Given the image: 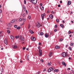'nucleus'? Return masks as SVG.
Here are the masks:
<instances>
[{
	"label": "nucleus",
	"instance_id": "1",
	"mask_svg": "<svg viewBox=\"0 0 74 74\" xmlns=\"http://www.w3.org/2000/svg\"><path fill=\"white\" fill-rule=\"evenodd\" d=\"M30 1H31L32 3L34 4H36L37 2V0H29Z\"/></svg>",
	"mask_w": 74,
	"mask_h": 74
},
{
	"label": "nucleus",
	"instance_id": "33",
	"mask_svg": "<svg viewBox=\"0 0 74 74\" xmlns=\"http://www.w3.org/2000/svg\"><path fill=\"white\" fill-rule=\"evenodd\" d=\"M24 11H26V8L25 6H23Z\"/></svg>",
	"mask_w": 74,
	"mask_h": 74
},
{
	"label": "nucleus",
	"instance_id": "62",
	"mask_svg": "<svg viewBox=\"0 0 74 74\" xmlns=\"http://www.w3.org/2000/svg\"><path fill=\"white\" fill-rule=\"evenodd\" d=\"M68 70H70V68H68Z\"/></svg>",
	"mask_w": 74,
	"mask_h": 74
},
{
	"label": "nucleus",
	"instance_id": "9",
	"mask_svg": "<svg viewBox=\"0 0 74 74\" xmlns=\"http://www.w3.org/2000/svg\"><path fill=\"white\" fill-rule=\"evenodd\" d=\"M16 21V19H13L11 21V22L12 23H14V22H15Z\"/></svg>",
	"mask_w": 74,
	"mask_h": 74
},
{
	"label": "nucleus",
	"instance_id": "39",
	"mask_svg": "<svg viewBox=\"0 0 74 74\" xmlns=\"http://www.w3.org/2000/svg\"><path fill=\"white\" fill-rule=\"evenodd\" d=\"M26 0H24V3L25 4H26Z\"/></svg>",
	"mask_w": 74,
	"mask_h": 74
},
{
	"label": "nucleus",
	"instance_id": "43",
	"mask_svg": "<svg viewBox=\"0 0 74 74\" xmlns=\"http://www.w3.org/2000/svg\"><path fill=\"white\" fill-rule=\"evenodd\" d=\"M40 47L39 46L38 47V49H39V50H41L40 49Z\"/></svg>",
	"mask_w": 74,
	"mask_h": 74
},
{
	"label": "nucleus",
	"instance_id": "26",
	"mask_svg": "<svg viewBox=\"0 0 74 74\" xmlns=\"http://www.w3.org/2000/svg\"><path fill=\"white\" fill-rule=\"evenodd\" d=\"M71 33H73V32H71V31H69L68 32V34H71Z\"/></svg>",
	"mask_w": 74,
	"mask_h": 74
},
{
	"label": "nucleus",
	"instance_id": "21",
	"mask_svg": "<svg viewBox=\"0 0 74 74\" xmlns=\"http://www.w3.org/2000/svg\"><path fill=\"white\" fill-rule=\"evenodd\" d=\"M52 52H51V51H50V53H49V56H50V57H51V55H52Z\"/></svg>",
	"mask_w": 74,
	"mask_h": 74
},
{
	"label": "nucleus",
	"instance_id": "14",
	"mask_svg": "<svg viewBox=\"0 0 74 74\" xmlns=\"http://www.w3.org/2000/svg\"><path fill=\"white\" fill-rule=\"evenodd\" d=\"M60 47L58 46H57L55 47V48L56 49H59L60 48Z\"/></svg>",
	"mask_w": 74,
	"mask_h": 74
},
{
	"label": "nucleus",
	"instance_id": "24",
	"mask_svg": "<svg viewBox=\"0 0 74 74\" xmlns=\"http://www.w3.org/2000/svg\"><path fill=\"white\" fill-rule=\"evenodd\" d=\"M40 8L42 10H44V7H43L42 6H40Z\"/></svg>",
	"mask_w": 74,
	"mask_h": 74
},
{
	"label": "nucleus",
	"instance_id": "60",
	"mask_svg": "<svg viewBox=\"0 0 74 74\" xmlns=\"http://www.w3.org/2000/svg\"><path fill=\"white\" fill-rule=\"evenodd\" d=\"M41 43L40 42H39V45H41Z\"/></svg>",
	"mask_w": 74,
	"mask_h": 74
},
{
	"label": "nucleus",
	"instance_id": "45",
	"mask_svg": "<svg viewBox=\"0 0 74 74\" xmlns=\"http://www.w3.org/2000/svg\"><path fill=\"white\" fill-rule=\"evenodd\" d=\"M49 12H50V10H48L47 11V13H49Z\"/></svg>",
	"mask_w": 74,
	"mask_h": 74
},
{
	"label": "nucleus",
	"instance_id": "51",
	"mask_svg": "<svg viewBox=\"0 0 74 74\" xmlns=\"http://www.w3.org/2000/svg\"><path fill=\"white\" fill-rule=\"evenodd\" d=\"M60 3H61V4H62V1H60Z\"/></svg>",
	"mask_w": 74,
	"mask_h": 74
},
{
	"label": "nucleus",
	"instance_id": "56",
	"mask_svg": "<svg viewBox=\"0 0 74 74\" xmlns=\"http://www.w3.org/2000/svg\"><path fill=\"white\" fill-rule=\"evenodd\" d=\"M2 13V10H1L0 11V13Z\"/></svg>",
	"mask_w": 74,
	"mask_h": 74
},
{
	"label": "nucleus",
	"instance_id": "42",
	"mask_svg": "<svg viewBox=\"0 0 74 74\" xmlns=\"http://www.w3.org/2000/svg\"><path fill=\"white\" fill-rule=\"evenodd\" d=\"M20 21H22V18H20L19 19Z\"/></svg>",
	"mask_w": 74,
	"mask_h": 74
},
{
	"label": "nucleus",
	"instance_id": "46",
	"mask_svg": "<svg viewBox=\"0 0 74 74\" xmlns=\"http://www.w3.org/2000/svg\"><path fill=\"white\" fill-rule=\"evenodd\" d=\"M26 49V47H24L23 48V49L24 50H25Z\"/></svg>",
	"mask_w": 74,
	"mask_h": 74
},
{
	"label": "nucleus",
	"instance_id": "2",
	"mask_svg": "<svg viewBox=\"0 0 74 74\" xmlns=\"http://www.w3.org/2000/svg\"><path fill=\"white\" fill-rule=\"evenodd\" d=\"M53 70V69L52 68L50 67V68L48 70V73H50L51 71H52Z\"/></svg>",
	"mask_w": 74,
	"mask_h": 74
},
{
	"label": "nucleus",
	"instance_id": "57",
	"mask_svg": "<svg viewBox=\"0 0 74 74\" xmlns=\"http://www.w3.org/2000/svg\"><path fill=\"white\" fill-rule=\"evenodd\" d=\"M40 6H42V3H41L40 4Z\"/></svg>",
	"mask_w": 74,
	"mask_h": 74
},
{
	"label": "nucleus",
	"instance_id": "48",
	"mask_svg": "<svg viewBox=\"0 0 74 74\" xmlns=\"http://www.w3.org/2000/svg\"><path fill=\"white\" fill-rule=\"evenodd\" d=\"M54 32H57V29H56L54 30Z\"/></svg>",
	"mask_w": 74,
	"mask_h": 74
},
{
	"label": "nucleus",
	"instance_id": "55",
	"mask_svg": "<svg viewBox=\"0 0 74 74\" xmlns=\"http://www.w3.org/2000/svg\"><path fill=\"white\" fill-rule=\"evenodd\" d=\"M68 46H69V45H66V47L67 48V47Z\"/></svg>",
	"mask_w": 74,
	"mask_h": 74
},
{
	"label": "nucleus",
	"instance_id": "38",
	"mask_svg": "<svg viewBox=\"0 0 74 74\" xmlns=\"http://www.w3.org/2000/svg\"><path fill=\"white\" fill-rule=\"evenodd\" d=\"M3 34H0V37H3Z\"/></svg>",
	"mask_w": 74,
	"mask_h": 74
},
{
	"label": "nucleus",
	"instance_id": "15",
	"mask_svg": "<svg viewBox=\"0 0 74 74\" xmlns=\"http://www.w3.org/2000/svg\"><path fill=\"white\" fill-rule=\"evenodd\" d=\"M29 32L30 33H31V34H33L34 33V32H33L31 30H29Z\"/></svg>",
	"mask_w": 74,
	"mask_h": 74
},
{
	"label": "nucleus",
	"instance_id": "41",
	"mask_svg": "<svg viewBox=\"0 0 74 74\" xmlns=\"http://www.w3.org/2000/svg\"><path fill=\"white\" fill-rule=\"evenodd\" d=\"M74 44H73V43H71V46H73V45Z\"/></svg>",
	"mask_w": 74,
	"mask_h": 74
},
{
	"label": "nucleus",
	"instance_id": "5",
	"mask_svg": "<svg viewBox=\"0 0 74 74\" xmlns=\"http://www.w3.org/2000/svg\"><path fill=\"white\" fill-rule=\"evenodd\" d=\"M31 39L33 41H34L36 40V38H34L33 36H32L31 38Z\"/></svg>",
	"mask_w": 74,
	"mask_h": 74
},
{
	"label": "nucleus",
	"instance_id": "64",
	"mask_svg": "<svg viewBox=\"0 0 74 74\" xmlns=\"http://www.w3.org/2000/svg\"><path fill=\"white\" fill-rule=\"evenodd\" d=\"M55 27L56 28V27H57V25H56L55 26Z\"/></svg>",
	"mask_w": 74,
	"mask_h": 74
},
{
	"label": "nucleus",
	"instance_id": "37",
	"mask_svg": "<svg viewBox=\"0 0 74 74\" xmlns=\"http://www.w3.org/2000/svg\"><path fill=\"white\" fill-rule=\"evenodd\" d=\"M63 39H60V41H63Z\"/></svg>",
	"mask_w": 74,
	"mask_h": 74
},
{
	"label": "nucleus",
	"instance_id": "10",
	"mask_svg": "<svg viewBox=\"0 0 74 74\" xmlns=\"http://www.w3.org/2000/svg\"><path fill=\"white\" fill-rule=\"evenodd\" d=\"M20 40L21 41H24V38H23V37H22V36H20Z\"/></svg>",
	"mask_w": 74,
	"mask_h": 74
},
{
	"label": "nucleus",
	"instance_id": "63",
	"mask_svg": "<svg viewBox=\"0 0 74 74\" xmlns=\"http://www.w3.org/2000/svg\"><path fill=\"white\" fill-rule=\"evenodd\" d=\"M2 32H3L2 31H1V32H0V34L2 33Z\"/></svg>",
	"mask_w": 74,
	"mask_h": 74
},
{
	"label": "nucleus",
	"instance_id": "13",
	"mask_svg": "<svg viewBox=\"0 0 74 74\" xmlns=\"http://www.w3.org/2000/svg\"><path fill=\"white\" fill-rule=\"evenodd\" d=\"M41 16L42 19V20H44V14H42V15H41Z\"/></svg>",
	"mask_w": 74,
	"mask_h": 74
},
{
	"label": "nucleus",
	"instance_id": "22",
	"mask_svg": "<svg viewBox=\"0 0 74 74\" xmlns=\"http://www.w3.org/2000/svg\"><path fill=\"white\" fill-rule=\"evenodd\" d=\"M52 63V62H49L47 64L48 66H50V65H51V64Z\"/></svg>",
	"mask_w": 74,
	"mask_h": 74
},
{
	"label": "nucleus",
	"instance_id": "34",
	"mask_svg": "<svg viewBox=\"0 0 74 74\" xmlns=\"http://www.w3.org/2000/svg\"><path fill=\"white\" fill-rule=\"evenodd\" d=\"M14 27H15V28H17V25H14Z\"/></svg>",
	"mask_w": 74,
	"mask_h": 74
},
{
	"label": "nucleus",
	"instance_id": "29",
	"mask_svg": "<svg viewBox=\"0 0 74 74\" xmlns=\"http://www.w3.org/2000/svg\"><path fill=\"white\" fill-rule=\"evenodd\" d=\"M15 38H19V36H15Z\"/></svg>",
	"mask_w": 74,
	"mask_h": 74
},
{
	"label": "nucleus",
	"instance_id": "50",
	"mask_svg": "<svg viewBox=\"0 0 74 74\" xmlns=\"http://www.w3.org/2000/svg\"><path fill=\"white\" fill-rule=\"evenodd\" d=\"M46 71V69H45L43 70V71Z\"/></svg>",
	"mask_w": 74,
	"mask_h": 74
},
{
	"label": "nucleus",
	"instance_id": "12",
	"mask_svg": "<svg viewBox=\"0 0 74 74\" xmlns=\"http://www.w3.org/2000/svg\"><path fill=\"white\" fill-rule=\"evenodd\" d=\"M49 16L50 18H51V19H53V15L52 14H50L49 15Z\"/></svg>",
	"mask_w": 74,
	"mask_h": 74
},
{
	"label": "nucleus",
	"instance_id": "36",
	"mask_svg": "<svg viewBox=\"0 0 74 74\" xmlns=\"http://www.w3.org/2000/svg\"><path fill=\"white\" fill-rule=\"evenodd\" d=\"M30 24L28 25V29L30 28Z\"/></svg>",
	"mask_w": 74,
	"mask_h": 74
},
{
	"label": "nucleus",
	"instance_id": "30",
	"mask_svg": "<svg viewBox=\"0 0 74 74\" xmlns=\"http://www.w3.org/2000/svg\"><path fill=\"white\" fill-rule=\"evenodd\" d=\"M44 34L42 32H41L40 34V36H42Z\"/></svg>",
	"mask_w": 74,
	"mask_h": 74
},
{
	"label": "nucleus",
	"instance_id": "16",
	"mask_svg": "<svg viewBox=\"0 0 74 74\" xmlns=\"http://www.w3.org/2000/svg\"><path fill=\"white\" fill-rule=\"evenodd\" d=\"M62 64H63L65 66H66V63H64V62H62Z\"/></svg>",
	"mask_w": 74,
	"mask_h": 74
},
{
	"label": "nucleus",
	"instance_id": "20",
	"mask_svg": "<svg viewBox=\"0 0 74 74\" xmlns=\"http://www.w3.org/2000/svg\"><path fill=\"white\" fill-rule=\"evenodd\" d=\"M40 26V23H38L37 25V27L39 28V27Z\"/></svg>",
	"mask_w": 74,
	"mask_h": 74
},
{
	"label": "nucleus",
	"instance_id": "11",
	"mask_svg": "<svg viewBox=\"0 0 74 74\" xmlns=\"http://www.w3.org/2000/svg\"><path fill=\"white\" fill-rule=\"evenodd\" d=\"M71 1H68V4H67L68 5H71Z\"/></svg>",
	"mask_w": 74,
	"mask_h": 74
},
{
	"label": "nucleus",
	"instance_id": "61",
	"mask_svg": "<svg viewBox=\"0 0 74 74\" xmlns=\"http://www.w3.org/2000/svg\"><path fill=\"white\" fill-rule=\"evenodd\" d=\"M69 36H70V37H71V36H72V35H70Z\"/></svg>",
	"mask_w": 74,
	"mask_h": 74
},
{
	"label": "nucleus",
	"instance_id": "52",
	"mask_svg": "<svg viewBox=\"0 0 74 74\" xmlns=\"http://www.w3.org/2000/svg\"><path fill=\"white\" fill-rule=\"evenodd\" d=\"M51 13H52L53 14H54V12H53V11H52L51 12Z\"/></svg>",
	"mask_w": 74,
	"mask_h": 74
},
{
	"label": "nucleus",
	"instance_id": "28",
	"mask_svg": "<svg viewBox=\"0 0 74 74\" xmlns=\"http://www.w3.org/2000/svg\"><path fill=\"white\" fill-rule=\"evenodd\" d=\"M7 32L8 34H10V31L9 30H7Z\"/></svg>",
	"mask_w": 74,
	"mask_h": 74
},
{
	"label": "nucleus",
	"instance_id": "7",
	"mask_svg": "<svg viewBox=\"0 0 74 74\" xmlns=\"http://www.w3.org/2000/svg\"><path fill=\"white\" fill-rule=\"evenodd\" d=\"M4 42L6 45H7L8 44V42H7V39H5L4 41Z\"/></svg>",
	"mask_w": 74,
	"mask_h": 74
},
{
	"label": "nucleus",
	"instance_id": "44",
	"mask_svg": "<svg viewBox=\"0 0 74 74\" xmlns=\"http://www.w3.org/2000/svg\"><path fill=\"white\" fill-rule=\"evenodd\" d=\"M27 60H29V57L27 56Z\"/></svg>",
	"mask_w": 74,
	"mask_h": 74
},
{
	"label": "nucleus",
	"instance_id": "27",
	"mask_svg": "<svg viewBox=\"0 0 74 74\" xmlns=\"http://www.w3.org/2000/svg\"><path fill=\"white\" fill-rule=\"evenodd\" d=\"M60 26L62 27V28H63L64 27V26L63 24H61L60 25Z\"/></svg>",
	"mask_w": 74,
	"mask_h": 74
},
{
	"label": "nucleus",
	"instance_id": "58",
	"mask_svg": "<svg viewBox=\"0 0 74 74\" xmlns=\"http://www.w3.org/2000/svg\"><path fill=\"white\" fill-rule=\"evenodd\" d=\"M20 62L21 63H23V61L21 60V61H20Z\"/></svg>",
	"mask_w": 74,
	"mask_h": 74
},
{
	"label": "nucleus",
	"instance_id": "17",
	"mask_svg": "<svg viewBox=\"0 0 74 74\" xmlns=\"http://www.w3.org/2000/svg\"><path fill=\"white\" fill-rule=\"evenodd\" d=\"M48 34H45V37H46V38H48Z\"/></svg>",
	"mask_w": 74,
	"mask_h": 74
},
{
	"label": "nucleus",
	"instance_id": "49",
	"mask_svg": "<svg viewBox=\"0 0 74 74\" xmlns=\"http://www.w3.org/2000/svg\"><path fill=\"white\" fill-rule=\"evenodd\" d=\"M58 7H60V4L58 5Z\"/></svg>",
	"mask_w": 74,
	"mask_h": 74
},
{
	"label": "nucleus",
	"instance_id": "8",
	"mask_svg": "<svg viewBox=\"0 0 74 74\" xmlns=\"http://www.w3.org/2000/svg\"><path fill=\"white\" fill-rule=\"evenodd\" d=\"M12 47H13L14 49H16L18 48V46L16 45H14L12 46Z\"/></svg>",
	"mask_w": 74,
	"mask_h": 74
},
{
	"label": "nucleus",
	"instance_id": "59",
	"mask_svg": "<svg viewBox=\"0 0 74 74\" xmlns=\"http://www.w3.org/2000/svg\"><path fill=\"white\" fill-rule=\"evenodd\" d=\"M63 23H64V20L62 21Z\"/></svg>",
	"mask_w": 74,
	"mask_h": 74
},
{
	"label": "nucleus",
	"instance_id": "53",
	"mask_svg": "<svg viewBox=\"0 0 74 74\" xmlns=\"http://www.w3.org/2000/svg\"><path fill=\"white\" fill-rule=\"evenodd\" d=\"M26 14H27V11L26 10Z\"/></svg>",
	"mask_w": 74,
	"mask_h": 74
},
{
	"label": "nucleus",
	"instance_id": "54",
	"mask_svg": "<svg viewBox=\"0 0 74 74\" xmlns=\"http://www.w3.org/2000/svg\"><path fill=\"white\" fill-rule=\"evenodd\" d=\"M41 62H44V60H42V59H41Z\"/></svg>",
	"mask_w": 74,
	"mask_h": 74
},
{
	"label": "nucleus",
	"instance_id": "32",
	"mask_svg": "<svg viewBox=\"0 0 74 74\" xmlns=\"http://www.w3.org/2000/svg\"><path fill=\"white\" fill-rule=\"evenodd\" d=\"M20 28H21V27L20 26H18V27L16 28V29H20Z\"/></svg>",
	"mask_w": 74,
	"mask_h": 74
},
{
	"label": "nucleus",
	"instance_id": "18",
	"mask_svg": "<svg viewBox=\"0 0 74 74\" xmlns=\"http://www.w3.org/2000/svg\"><path fill=\"white\" fill-rule=\"evenodd\" d=\"M26 20V18H23L22 19V21H23V22H25Z\"/></svg>",
	"mask_w": 74,
	"mask_h": 74
},
{
	"label": "nucleus",
	"instance_id": "23",
	"mask_svg": "<svg viewBox=\"0 0 74 74\" xmlns=\"http://www.w3.org/2000/svg\"><path fill=\"white\" fill-rule=\"evenodd\" d=\"M54 72H58L59 71V70L58 69H55L54 71Z\"/></svg>",
	"mask_w": 74,
	"mask_h": 74
},
{
	"label": "nucleus",
	"instance_id": "19",
	"mask_svg": "<svg viewBox=\"0 0 74 74\" xmlns=\"http://www.w3.org/2000/svg\"><path fill=\"white\" fill-rule=\"evenodd\" d=\"M10 37L12 40H13L14 39V37L12 36H11Z\"/></svg>",
	"mask_w": 74,
	"mask_h": 74
},
{
	"label": "nucleus",
	"instance_id": "3",
	"mask_svg": "<svg viewBox=\"0 0 74 74\" xmlns=\"http://www.w3.org/2000/svg\"><path fill=\"white\" fill-rule=\"evenodd\" d=\"M42 50H39V55L40 56H41L42 55Z\"/></svg>",
	"mask_w": 74,
	"mask_h": 74
},
{
	"label": "nucleus",
	"instance_id": "47",
	"mask_svg": "<svg viewBox=\"0 0 74 74\" xmlns=\"http://www.w3.org/2000/svg\"><path fill=\"white\" fill-rule=\"evenodd\" d=\"M31 18V16H28V18H29V19H30V18Z\"/></svg>",
	"mask_w": 74,
	"mask_h": 74
},
{
	"label": "nucleus",
	"instance_id": "6",
	"mask_svg": "<svg viewBox=\"0 0 74 74\" xmlns=\"http://www.w3.org/2000/svg\"><path fill=\"white\" fill-rule=\"evenodd\" d=\"M62 55L63 57H65L67 55L66 54V53L63 52L62 53Z\"/></svg>",
	"mask_w": 74,
	"mask_h": 74
},
{
	"label": "nucleus",
	"instance_id": "35",
	"mask_svg": "<svg viewBox=\"0 0 74 74\" xmlns=\"http://www.w3.org/2000/svg\"><path fill=\"white\" fill-rule=\"evenodd\" d=\"M69 48L70 51H71V50H72V48H71V47H69Z\"/></svg>",
	"mask_w": 74,
	"mask_h": 74
},
{
	"label": "nucleus",
	"instance_id": "4",
	"mask_svg": "<svg viewBox=\"0 0 74 74\" xmlns=\"http://www.w3.org/2000/svg\"><path fill=\"white\" fill-rule=\"evenodd\" d=\"M13 24L12 23H9L8 24V26L9 27H11Z\"/></svg>",
	"mask_w": 74,
	"mask_h": 74
},
{
	"label": "nucleus",
	"instance_id": "31",
	"mask_svg": "<svg viewBox=\"0 0 74 74\" xmlns=\"http://www.w3.org/2000/svg\"><path fill=\"white\" fill-rule=\"evenodd\" d=\"M56 21L57 22H59V20L58 19H56Z\"/></svg>",
	"mask_w": 74,
	"mask_h": 74
},
{
	"label": "nucleus",
	"instance_id": "40",
	"mask_svg": "<svg viewBox=\"0 0 74 74\" xmlns=\"http://www.w3.org/2000/svg\"><path fill=\"white\" fill-rule=\"evenodd\" d=\"M3 71H4V69H2L1 70L2 73H3Z\"/></svg>",
	"mask_w": 74,
	"mask_h": 74
},
{
	"label": "nucleus",
	"instance_id": "25",
	"mask_svg": "<svg viewBox=\"0 0 74 74\" xmlns=\"http://www.w3.org/2000/svg\"><path fill=\"white\" fill-rule=\"evenodd\" d=\"M25 16H26V14L25 13H24L23 15V16L24 18H25Z\"/></svg>",
	"mask_w": 74,
	"mask_h": 74
}]
</instances>
